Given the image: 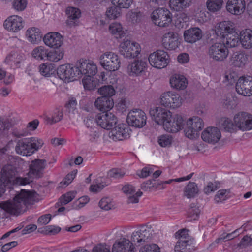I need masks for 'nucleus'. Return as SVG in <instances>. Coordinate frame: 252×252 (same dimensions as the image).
Returning <instances> with one entry per match:
<instances>
[{"mask_svg":"<svg viewBox=\"0 0 252 252\" xmlns=\"http://www.w3.org/2000/svg\"><path fill=\"white\" fill-rule=\"evenodd\" d=\"M0 181L6 187L10 188L12 185H25L29 184L31 180L18 176L17 168L11 164L5 165L1 170Z\"/></svg>","mask_w":252,"mask_h":252,"instance_id":"f257e3e1","label":"nucleus"},{"mask_svg":"<svg viewBox=\"0 0 252 252\" xmlns=\"http://www.w3.org/2000/svg\"><path fill=\"white\" fill-rule=\"evenodd\" d=\"M43 145V141L37 138H23L17 142L15 151L17 153L23 156H31Z\"/></svg>","mask_w":252,"mask_h":252,"instance_id":"f03ea898","label":"nucleus"},{"mask_svg":"<svg viewBox=\"0 0 252 252\" xmlns=\"http://www.w3.org/2000/svg\"><path fill=\"white\" fill-rule=\"evenodd\" d=\"M99 63L106 70L114 71L119 69L121 61L118 55L112 52H106L99 58Z\"/></svg>","mask_w":252,"mask_h":252,"instance_id":"7ed1b4c3","label":"nucleus"},{"mask_svg":"<svg viewBox=\"0 0 252 252\" xmlns=\"http://www.w3.org/2000/svg\"><path fill=\"white\" fill-rule=\"evenodd\" d=\"M77 63L75 65L71 64L61 65L57 70V74L59 78L65 82H69L79 78V73Z\"/></svg>","mask_w":252,"mask_h":252,"instance_id":"20e7f679","label":"nucleus"},{"mask_svg":"<svg viewBox=\"0 0 252 252\" xmlns=\"http://www.w3.org/2000/svg\"><path fill=\"white\" fill-rule=\"evenodd\" d=\"M203 126L204 123L201 118L197 116L190 118L187 121L184 129L186 136L191 139L195 138Z\"/></svg>","mask_w":252,"mask_h":252,"instance_id":"39448f33","label":"nucleus"},{"mask_svg":"<svg viewBox=\"0 0 252 252\" xmlns=\"http://www.w3.org/2000/svg\"><path fill=\"white\" fill-rule=\"evenodd\" d=\"M207 53L213 61L221 62L227 57L229 50L224 43L216 42L209 47Z\"/></svg>","mask_w":252,"mask_h":252,"instance_id":"423d86ee","label":"nucleus"},{"mask_svg":"<svg viewBox=\"0 0 252 252\" xmlns=\"http://www.w3.org/2000/svg\"><path fill=\"white\" fill-rule=\"evenodd\" d=\"M151 18L156 25L161 27H166L172 21V14L166 8H158L153 11Z\"/></svg>","mask_w":252,"mask_h":252,"instance_id":"0eeeda50","label":"nucleus"},{"mask_svg":"<svg viewBox=\"0 0 252 252\" xmlns=\"http://www.w3.org/2000/svg\"><path fill=\"white\" fill-rule=\"evenodd\" d=\"M140 51L141 47L138 43L128 40L124 41L119 45V52L125 58L136 57Z\"/></svg>","mask_w":252,"mask_h":252,"instance_id":"6e6552de","label":"nucleus"},{"mask_svg":"<svg viewBox=\"0 0 252 252\" xmlns=\"http://www.w3.org/2000/svg\"><path fill=\"white\" fill-rule=\"evenodd\" d=\"M168 53L161 50H158L151 53L148 58L150 64L153 67L161 69L166 67L169 63Z\"/></svg>","mask_w":252,"mask_h":252,"instance_id":"1a4fd4ad","label":"nucleus"},{"mask_svg":"<svg viewBox=\"0 0 252 252\" xmlns=\"http://www.w3.org/2000/svg\"><path fill=\"white\" fill-rule=\"evenodd\" d=\"M183 102V99L178 94L172 92L164 93L160 96V103L164 107L171 109L180 107Z\"/></svg>","mask_w":252,"mask_h":252,"instance_id":"9d476101","label":"nucleus"},{"mask_svg":"<svg viewBox=\"0 0 252 252\" xmlns=\"http://www.w3.org/2000/svg\"><path fill=\"white\" fill-rule=\"evenodd\" d=\"M126 121L128 125L132 126L141 128L146 123V116L142 110L136 109L129 112Z\"/></svg>","mask_w":252,"mask_h":252,"instance_id":"9b49d317","label":"nucleus"},{"mask_svg":"<svg viewBox=\"0 0 252 252\" xmlns=\"http://www.w3.org/2000/svg\"><path fill=\"white\" fill-rule=\"evenodd\" d=\"M46 166L45 159H36L32 160L29 165V176L36 179L42 177Z\"/></svg>","mask_w":252,"mask_h":252,"instance_id":"f8f14e48","label":"nucleus"},{"mask_svg":"<svg viewBox=\"0 0 252 252\" xmlns=\"http://www.w3.org/2000/svg\"><path fill=\"white\" fill-rule=\"evenodd\" d=\"M117 118L113 113L109 112L99 114L96 118L98 126L103 129H111L117 123Z\"/></svg>","mask_w":252,"mask_h":252,"instance_id":"ddd939ff","label":"nucleus"},{"mask_svg":"<svg viewBox=\"0 0 252 252\" xmlns=\"http://www.w3.org/2000/svg\"><path fill=\"white\" fill-rule=\"evenodd\" d=\"M237 92L243 96L252 95V77H240L235 85Z\"/></svg>","mask_w":252,"mask_h":252,"instance_id":"4468645a","label":"nucleus"},{"mask_svg":"<svg viewBox=\"0 0 252 252\" xmlns=\"http://www.w3.org/2000/svg\"><path fill=\"white\" fill-rule=\"evenodd\" d=\"M234 121L238 128L242 131L250 130L252 129V115L245 112H241L236 114Z\"/></svg>","mask_w":252,"mask_h":252,"instance_id":"2eb2a0df","label":"nucleus"},{"mask_svg":"<svg viewBox=\"0 0 252 252\" xmlns=\"http://www.w3.org/2000/svg\"><path fill=\"white\" fill-rule=\"evenodd\" d=\"M3 26L9 32H17L23 28L24 22L21 17L18 15H11L4 21Z\"/></svg>","mask_w":252,"mask_h":252,"instance_id":"dca6fc26","label":"nucleus"},{"mask_svg":"<svg viewBox=\"0 0 252 252\" xmlns=\"http://www.w3.org/2000/svg\"><path fill=\"white\" fill-rule=\"evenodd\" d=\"M150 114L157 124L162 125L163 126L165 122L171 118L172 116V114L169 110L160 107L151 110Z\"/></svg>","mask_w":252,"mask_h":252,"instance_id":"f3484780","label":"nucleus"},{"mask_svg":"<svg viewBox=\"0 0 252 252\" xmlns=\"http://www.w3.org/2000/svg\"><path fill=\"white\" fill-rule=\"evenodd\" d=\"M152 232L153 230L150 226H142L138 231L133 232L131 241L138 244L145 242L152 238Z\"/></svg>","mask_w":252,"mask_h":252,"instance_id":"a211bd4d","label":"nucleus"},{"mask_svg":"<svg viewBox=\"0 0 252 252\" xmlns=\"http://www.w3.org/2000/svg\"><path fill=\"white\" fill-rule=\"evenodd\" d=\"M76 63L80 72L78 73L79 78L83 74L87 76H94L97 72V66L93 62L80 60Z\"/></svg>","mask_w":252,"mask_h":252,"instance_id":"6ab92c4d","label":"nucleus"},{"mask_svg":"<svg viewBox=\"0 0 252 252\" xmlns=\"http://www.w3.org/2000/svg\"><path fill=\"white\" fill-rule=\"evenodd\" d=\"M184 120L181 115H176L172 119L171 118L164 124V129L169 132L176 133L183 128Z\"/></svg>","mask_w":252,"mask_h":252,"instance_id":"aec40b11","label":"nucleus"},{"mask_svg":"<svg viewBox=\"0 0 252 252\" xmlns=\"http://www.w3.org/2000/svg\"><path fill=\"white\" fill-rule=\"evenodd\" d=\"M179 44L180 42L177 33L169 32L163 35L162 45L165 49L169 50H175L178 47Z\"/></svg>","mask_w":252,"mask_h":252,"instance_id":"412c9836","label":"nucleus"},{"mask_svg":"<svg viewBox=\"0 0 252 252\" xmlns=\"http://www.w3.org/2000/svg\"><path fill=\"white\" fill-rule=\"evenodd\" d=\"M220 137V132L216 127H208L201 134V138L204 141L212 144L217 143Z\"/></svg>","mask_w":252,"mask_h":252,"instance_id":"4be33fe9","label":"nucleus"},{"mask_svg":"<svg viewBox=\"0 0 252 252\" xmlns=\"http://www.w3.org/2000/svg\"><path fill=\"white\" fill-rule=\"evenodd\" d=\"M63 38L61 34L56 32L48 33L43 38L45 45L54 49L60 47L63 43Z\"/></svg>","mask_w":252,"mask_h":252,"instance_id":"5701e85b","label":"nucleus"},{"mask_svg":"<svg viewBox=\"0 0 252 252\" xmlns=\"http://www.w3.org/2000/svg\"><path fill=\"white\" fill-rule=\"evenodd\" d=\"M226 8L230 13L240 15L245 10L246 1L245 0H228Z\"/></svg>","mask_w":252,"mask_h":252,"instance_id":"b1692460","label":"nucleus"},{"mask_svg":"<svg viewBox=\"0 0 252 252\" xmlns=\"http://www.w3.org/2000/svg\"><path fill=\"white\" fill-rule=\"evenodd\" d=\"M135 251L132 242L126 238L116 241L112 247V252H135Z\"/></svg>","mask_w":252,"mask_h":252,"instance_id":"393cba45","label":"nucleus"},{"mask_svg":"<svg viewBox=\"0 0 252 252\" xmlns=\"http://www.w3.org/2000/svg\"><path fill=\"white\" fill-rule=\"evenodd\" d=\"M129 128L125 124H119L111 131V136L113 139L123 140L129 136Z\"/></svg>","mask_w":252,"mask_h":252,"instance_id":"a878e982","label":"nucleus"},{"mask_svg":"<svg viewBox=\"0 0 252 252\" xmlns=\"http://www.w3.org/2000/svg\"><path fill=\"white\" fill-rule=\"evenodd\" d=\"M234 31L233 22L230 21H224L218 24L215 30V32L218 36L223 38L226 36V34L232 33Z\"/></svg>","mask_w":252,"mask_h":252,"instance_id":"bb28decb","label":"nucleus"},{"mask_svg":"<svg viewBox=\"0 0 252 252\" xmlns=\"http://www.w3.org/2000/svg\"><path fill=\"white\" fill-rule=\"evenodd\" d=\"M202 32L199 28H191L185 31L184 37L185 41L193 43L200 40L202 37Z\"/></svg>","mask_w":252,"mask_h":252,"instance_id":"cd10ccee","label":"nucleus"},{"mask_svg":"<svg viewBox=\"0 0 252 252\" xmlns=\"http://www.w3.org/2000/svg\"><path fill=\"white\" fill-rule=\"evenodd\" d=\"M94 105L100 111L106 113L113 107V100L110 97H100L95 100Z\"/></svg>","mask_w":252,"mask_h":252,"instance_id":"c85d7f7f","label":"nucleus"},{"mask_svg":"<svg viewBox=\"0 0 252 252\" xmlns=\"http://www.w3.org/2000/svg\"><path fill=\"white\" fill-rule=\"evenodd\" d=\"M147 67V63L145 61L142 60H136L129 64L127 69L132 74L139 75L142 72L145 71Z\"/></svg>","mask_w":252,"mask_h":252,"instance_id":"c756f323","label":"nucleus"},{"mask_svg":"<svg viewBox=\"0 0 252 252\" xmlns=\"http://www.w3.org/2000/svg\"><path fill=\"white\" fill-rule=\"evenodd\" d=\"M194 250V240H179L175 246V251L178 252H189Z\"/></svg>","mask_w":252,"mask_h":252,"instance_id":"7c9ffc66","label":"nucleus"},{"mask_svg":"<svg viewBox=\"0 0 252 252\" xmlns=\"http://www.w3.org/2000/svg\"><path fill=\"white\" fill-rule=\"evenodd\" d=\"M170 83L172 88L177 90H184L187 85L186 78L179 74H175L172 76L170 80Z\"/></svg>","mask_w":252,"mask_h":252,"instance_id":"2f4dec72","label":"nucleus"},{"mask_svg":"<svg viewBox=\"0 0 252 252\" xmlns=\"http://www.w3.org/2000/svg\"><path fill=\"white\" fill-rule=\"evenodd\" d=\"M240 42L242 46L246 49L252 47V31L250 29H245L240 32Z\"/></svg>","mask_w":252,"mask_h":252,"instance_id":"473e14b6","label":"nucleus"},{"mask_svg":"<svg viewBox=\"0 0 252 252\" xmlns=\"http://www.w3.org/2000/svg\"><path fill=\"white\" fill-rule=\"evenodd\" d=\"M26 35L28 41L32 43H36L41 41L42 36L40 30L35 27L28 29Z\"/></svg>","mask_w":252,"mask_h":252,"instance_id":"72a5a7b5","label":"nucleus"},{"mask_svg":"<svg viewBox=\"0 0 252 252\" xmlns=\"http://www.w3.org/2000/svg\"><path fill=\"white\" fill-rule=\"evenodd\" d=\"M248 61V57L243 52H236L232 55L230 61L231 63L236 67H243Z\"/></svg>","mask_w":252,"mask_h":252,"instance_id":"f704fd0d","label":"nucleus"},{"mask_svg":"<svg viewBox=\"0 0 252 252\" xmlns=\"http://www.w3.org/2000/svg\"><path fill=\"white\" fill-rule=\"evenodd\" d=\"M109 31L117 39L122 38L126 34L121 24L118 22L111 23L109 25Z\"/></svg>","mask_w":252,"mask_h":252,"instance_id":"c9c22d12","label":"nucleus"},{"mask_svg":"<svg viewBox=\"0 0 252 252\" xmlns=\"http://www.w3.org/2000/svg\"><path fill=\"white\" fill-rule=\"evenodd\" d=\"M191 0H170L171 8L176 11H181L189 6Z\"/></svg>","mask_w":252,"mask_h":252,"instance_id":"e433bc0d","label":"nucleus"},{"mask_svg":"<svg viewBox=\"0 0 252 252\" xmlns=\"http://www.w3.org/2000/svg\"><path fill=\"white\" fill-rule=\"evenodd\" d=\"M226 39L225 43H224L226 47H234L237 46L240 42V37L235 32V30L232 33L226 34V36L223 37Z\"/></svg>","mask_w":252,"mask_h":252,"instance_id":"4c0bfd02","label":"nucleus"},{"mask_svg":"<svg viewBox=\"0 0 252 252\" xmlns=\"http://www.w3.org/2000/svg\"><path fill=\"white\" fill-rule=\"evenodd\" d=\"M220 123L222 128L224 129L226 131L231 133L235 132L238 128L235 122L234 124L232 121L228 118H222Z\"/></svg>","mask_w":252,"mask_h":252,"instance_id":"58836bf2","label":"nucleus"},{"mask_svg":"<svg viewBox=\"0 0 252 252\" xmlns=\"http://www.w3.org/2000/svg\"><path fill=\"white\" fill-rule=\"evenodd\" d=\"M39 71L42 76L50 77L55 72V65L49 63H43L39 66Z\"/></svg>","mask_w":252,"mask_h":252,"instance_id":"ea45409f","label":"nucleus"},{"mask_svg":"<svg viewBox=\"0 0 252 252\" xmlns=\"http://www.w3.org/2000/svg\"><path fill=\"white\" fill-rule=\"evenodd\" d=\"M200 213L199 207L194 203L190 204L187 212V217L189 220H196L198 219Z\"/></svg>","mask_w":252,"mask_h":252,"instance_id":"a19ab883","label":"nucleus"},{"mask_svg":"<svg viewBox=\"0 0 252 252\" xmlns=\"http://www.w3.org/2000/svg\"><path fill=\"white\" fill-rule=\"evenodd\" d=\"M144 17L143 13L137 10H132L126 14V18L132 23L140 22Z\"/></svg>","mask_w":252,"mask_h":252,"instance_id":"79ce46f5","label":"nucleus"},{"mask_svg":"<svg viewBox=\"0 0 252 252\" xmlns=\"http://www.w3.org/2000/svg\"><path fill=\"white\" fill-rule=\"evenodd\" d=\"M198 192V187L194 182H189L186 187L184 190L185 195L188 198L194 197Z\"/></svg>","mask_w":252,"mask_h":252,"instance_id":"37998d69","label":"nucleus"},{"mask_svg":"<svg viewBox=\"0 0 252 252\" xmlns=\"http://www.w3.org/2000/svg\"><path fill=\"white\" fill-rule=\"evenodd\" d=\"M223 3V0H208L206 5L209 11L216 12L221 9Z\"/></svg>","mask_w":252,"mask_h":252,"instance_id":"c03bdc74","label":"nucleus"},{"mask_svg":"<svg viewBox=\"0 0 252 252\" xmlns=\"http://www.w3.org/2000/svg\"><path fill=\"white\" fill-rule=\"evenodd\" d=\"M98 92L101 97H110L115 94V90L111 85H105L102 86L98 90Z\"/></svg>","mask_w":252,"mask_h":252,"instance_id":"a18cd8bd","label":"nucleus"},{"mask_svg":"<svg viewBox=\"0 0 252 252\" xmlns=\"http://www.w3.org/2000/svg\"><path fill=\"white\" fill-rule=\"evenodd\" d=\"M48 50L43 46H39L35 48L32 51L33 57L40 60H46Z\"/></svg>","mask_w":252,"mask_h":252,"instance_id":"49530a36","label":"nucleus"},{"mask_svg":"<svg viewBox=\"0 0 252 252\" xmlns=\"http://www.w3.org/2000/svg\"><path fill=\"white\" fill-rule=\"evenodd\" d=\"M63 55V51L61 50L50 52L48 51L46 60L56 62L62 59Z\"/></svg>","mask_w":252,"mask_h":252,"instance_id":"de8ad7c7","label":"nucleus"},{"mask_svg":"<svg viewBox=\"0 0 252 252\" xmlns=\"http://www.w3.org/2000/svg\"><path fill=\"white\" fill-rule=\"evenodd\" d=\"M238 77L237 74L236 72L229 70L225 72L223 82H227V84L233 85L236 83Z\"/></svg>","mask_w":252,"mask_h":252,"instance_id":"09e8293b","label":"nucleus"},{"mask_svg":"<svg viewBox=\"0 0 252 252\" xmlns=\"http://www.w3.org/2000/svg\"><path fill=\"white\" fill-rule=\"evenodd\" d=\"M63 117V113L58 109L55 110L51 117H47L46 121L50 124L56 123L61 121Z\"/></svg>","mask_w":252,"mask_h":252,"instance_id":"8fccbe9b","label":"nucleus"},{"mask_svg":"<svg viewBox=\"0 0 252 252\" xmlns=\"http://www.w3.org/2000/svg\"><path fill=\"white\" fill-rule=\"evenodd\" d=\"M222 106L226 109H232L236 105V100L232 96H225L222 99Z\"/></svg>","mask_w":252,"mask_h":252,"instance_id":"3c124183","label":"nucleus"},{"mask_svg":"<svg viewBox=\"0 0 252 252\" xmlns=\"http://www.w3.org/2000/svg\"><path fill=\"white\" fill-rule=\"evenodd\" d=\"M173 141V137L169 134H163L158 137V143L162 147L170 146Z\"/></svg>","mask_w":252,"mask_h":252,"instance_id":"603ef678","label":"nucleus"},{"mask_svg":"<svg viewBox=\"0 0 252 252\" xmlns=\"http://www.w3.org/2000/svg\"><path fill=\"white\" fill-rule=\"evenodd\" d=\"M82 84L85 90H93L96 87L97 81L93 80L91 76H87L82 80Z\"/></svg>","mask_w":252,"mask_h":252,"instance_id":"864d4df0","label":"nucleus"},{"mask_svg":"<svg viewBox=\"0 0 252 252\" xmlns=\"http://www.w3.org/2000/svg\"><path fill=\"white\" fill-rule=\"evenodd\" d=\"M66 14L68 15L69 20H75L78 19L81 16V12L78 8L74 7H68L66 10ZM72 21H70V22Z\"/></svg>","mask_w":252,"mask_h":252,"instance_id":"5fc2aeb1","label":"nucleus"},{"mask_svg":"<svg viewBox=\"0 0 252 252\" xmlns=\"http://www.w3.org/2000/svg\"><path fill=\"white\" fill-rule=\"evenodd\" d=\"M99 207L103 210L108 211L114 208V205L111 198L104 197L99 202Z\"/></svg>","mask_w":252,"mask_h":252,"instance_id":"6e6d98bb","label":"nucleus"},{"mask_svg":"<svg viewBox=\"0 0 252 252\" xmlns=\"http://www.w3.org/2000/svg\"><path fill=\"white\" fill-rule=\"evenodd\" d=\"M76 191H69L63 195L60 198V203L62 205H64L71 201L75 197Z\"/></svg>","mask_w":252,"mask_h":252,"instance_id":"4d7b16f0","label":"nucleus"},{"mask_svg":"<svg viewBox=\"0 0 252 252\" xmlns=\"http://www.w3.org/2000/svg\"><path fill=\"white\" fill-rule=\"evenodd\" d=\"M120 12L121 8H119L117 6L114 5L107 9L106 14L109 18L114 19L120 16Z\"/></svg>","mask_w":252,"mask_h":252,"instance_id":"13d9d810","label":"nucleus"},{"mask_svg":"<svg viewBox=\"0 0 252 252\" xmlns=\"http://www.w3.org/2000/svg\"><path fill=\"white\" fill-rule=\"evenodd\" d=\"M193 174H194V173H191V174L187 175V176L183 177H181V178H176L175 179H170V180H169L166 181H159V182L157 181V185L158 186L162 185V187L161 188L159 187V188L160 189H162L164 188L163 187L164 184H170L171 183H172L173 181L180 182H183V181L189 180L191 178Z\"/></svg>","mask_w":252,"mask_h":252,"instance_id":"bf43d9fd","label":"nucleus"},{"mask_svg":"<svg viewBox=\"0 0 252 252\" xmlns=\"http://www.w3.org/2000/svg\"><path fill=\"white\" fill-rule=\"evenodd\" d=\"M114 5L117 6L119 8H128L132 4L133 0H111Z\"/></svg>","mask_w":252,"mask_h":252,"instance_id":"052dcab7","label":"nucleus"},{"mask_svg":"<svg viewBox=\"0 0 252 252\" xmlns=\"http://www.w3.org/2000/svg\"><path fill=\"white\" fill-rule=\"evenodd\" d=\"M77 173V170H74L68 174L63 180L60 182V187H64L68 186L72 182L74 178L75 177Z\"/></svg>","mask_w":252,"mask_h":252,"instance_id":"680f3d73","label":"nucleus"},{"mask_svg":"<svg viewBox=\"0 0 252 252\" xmlns=\"http://www.w3.org/2000/svg\"><path fill=\"white\" fill-rule=\"evenodd\" d=\"M229 192H227L226 189L219 190L215 196L214 200L216 203L222 202L226 200L228 197L227 195Z\"/></svg>","mask_w":252,"mask_h":252,"instance_id":"e2e57ef3","label":"nucleus"},{"mask_svg":"<svg viewBox=\"0 0 252 252\" xmlns=\"http://www.w3.org/2000/svg\"><path fill=\"white\" fill-rule=\"evenodd\" d=\"M84 123L88 128V130L91 129L93 127H97L98 126L96 123V118H94L92 116H88L84 119Z\"/></svg>","mask_w":252,"mask_h":252,"instance_id":"0e129e2a","label":"nucleus"},{"mask_svg":"<svg viewBox=\"0 0 252 252\" xmlns=\"http://www.w3.org/2000/svg\"><path fill=\"white\" fill-rule=\"evenodd\" d=\"M139 252H160V248L158 245L156 244H151L145 245L142 247Z\"/></svg>","mask_w":252,"mask_h":252,"instance_id":"69168bd1","label":"nucleus"},{"mask_svg":"<svg viewBox=\"0 0 252 252\" xmlns=\"http://www.w3.org/2000/svg\"><path fill=\"white\" fill-rule=\"evenodd\" d=\"M86 133L89 136V141L91 142L96 141L99 137L97 127H93L91 129L88 130Z\"/></svg>","mask_w":252,"mask_h":252,"instance_id":"338daca9","label":"nucleus"},{"mask_svg":"<svg viewBox=\"0 0 252 252\" xmlns=\"http://www.w3.org/2000/svg\"><path fill=\"white\" fill-rule=\"evenodd\" d=\"M92 252H111L110 247L106 244H99L93 248Z\"/></svg>","mask_w":252,"mask_h":252,"instance_id":"774afa93","label":"nucleus"}]
</instances>
